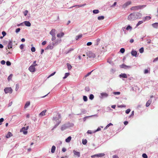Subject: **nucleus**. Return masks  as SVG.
I'll return each mask as SVG.
<instances>
[{
    "instance_id": "nucleus-1",
    "label": "nucleus",
    "mask_w": 158,
    "mask_h": 158,
    "mask_svg": "<svg viewBox=\"0 0 158 158\" xmlns=\"http://www.w3.org/2000/svg\"><path fill=\"white\" fill-rule=\"evenodd\" d=\"M142 15L139 12H135L131 14L128 17V19L130 21H133L140 19Z\"/></svg>"
},
{
    "instance_id": "nucleus-2",
    "label": "nucleus",
    "mask_w": 158,
    "mask_h": 158,
    "mask_svg": "<svg viewBox=\"0 0 158 158\" xmlns=\"http://www.w3.org/2000/svg\"><path fill=\"white\" fill-rule=\"evenodd\" d=\"M146 6V5L137 6L132 7L131 9V10H137L139 9H141Z\"/></svg>"
},
{
    "instance_id": "nucleus-3",
    "label": "nucleus",
    "mask_w": 158,
    "mask_h": 158,
    "mask_svg": "<svg viewBox=\"0 0 158 158\" xmlns=\"http://www.w3.org/2000/svg\"><path fill=\"white\" fill-rule=\"evenodd\" d=\"M60 119V123L61 122V115H60V114H59V113H58L57 114V115H56V116L55 117H53V120H54V121H55L56 123V124H57L58 123V120Z\"/></svg>"
},
{
    "instance_id": "nucleus-4",
    "label": "nucleus",
    "mask_w": 158,
    "mask_h": 158,
    "mask_svg": "<svg viewBox=\"0 0 158 158\" xmlns=\"http://www.w3.org/2000/svg\"><path fill=\"white\" fill-rule=\"evenodd\" d=\"M37 65V64L31 65L29 68V70L31 72H34L35 71V66Z\"/></svg>"
},
{
    "instance_id": "nucleus-5",
    "label": "nucleus",
    "mask_w": 158,
    "mask_h": 158,
    "mask_svg": "<svg viewBox=\"0 0 158 158\" xmlns=\"http://www.w3.org/2000/svg\"><path fill=\"white\" fill-rule=\"evenodd\" d=\"M87 55L89 58H94L95 57V54L91 51H88L87 52Z\"/></svg>"
},
{
    "instance_id": "nucleus-6",
    "label": "nucleus",
    "mask_w": 158,
    "mask_h": 158,
    "mask_svg": "<svg viewBox=\"0 0 158 158\" xmlns=\"http://www.w3.org/2000/svg\"><path fill=\"white\" fill-rule=\"evenodd\" d=\"M4 91L6 94L8 93L11 94L12 92V89L11 87H7L4 89Z\"/></svg>"
},
{
    "instance_id": "nucleus-7",
    "label": "nucleus",
    "mask_w": 158,
    "mask_h": 158,
    "mask_svg": "<svg viewBox=\"0 0 158 158\" xmlns=\"http://www.w3.org/2000/svg\"><path fill=\"white\" fill-rule=\"evenodd\" d=\"M61 40L60 39H57L55 41L52 43V45L54 46H56L60 43Z\"/></svg>"
},
{
    "instance_id": "nucleus-8",
    "label": "nucleus",
    "mask_w": 158,
    "mask_h": 158,
    "mask_svg": "<svg viewBox=\"0 0 158 158\" xmlns=\"http://www.w3.org/2000/svg\"><path fill=\"white\" fill-rule=\"evenodd\" d=\"M29 128V127L27 126L26 127H23L21 130V131H23V133L24 135H26L27 133V130Z\"/></svg>"
},
{
    "instance_id": "nucleus-9",
    "label": "nucleus",
    "mask_w": 158,
    "mask_h": 158,
    "mask_svg": "<svg viewBox=\"0 0 158 158\" xmlns=\"http://www.w3.org/2000/svg\"><path fill=\"white\" fill-rule=\"evenodd\" d=\"M29 128V127L27 126L26 127H23L21 130V131H23V133L24 135H26L27 133V130Z\"/></svg>"
},
{
    "instance_id": "nucleus-10",
    "label": "nucleus",
    "mask_w": 158,
    "mask_h": 158,
    "mask_svg": "<svg viewBox=\"0 0 158 158\" xmlns=\"http://www.w3.org/2000/svg\"><path fill=\"white\" fill-rule=\"evenodd\" d=\"M73 152L75 156H76L77 157L79 158L80 156V153L79 152H77L75 150L73 151Z\"/></svg>"
},
{
    "instance_id": "nucleus-11",
    "label": "nucleus",
    "mask_w": 158,
    "mask_h": 158,
    "mask_svg": "<svg viewBox=\"0 0 158 158\" xmlns=\"http://www.w3.org/2000/svg\"><path fill=\"white\" fill-rule=\"evenodd\" d=\"M101 96L100 98H106L108 96V94L105 93H102L100 94Z\"/></svg>"
},
{
    "instance_id": "nucleus-12",
    "label": "nucleus",
    "mask_w": 158,
    "mask_h": 158,
    "mask_svg": "<svg viewBox=\"0 0 158 158\" xmlns=\"http://www.w3.org/2000/svg\"><path fill=\"white\" fill-rule=\"evenodd\" d=\"M12 46V41L9 40L8 41V44L7 45L8 48L9 49L11 48Z\"/></svg>"
},
{
    "instance_id": "nucleus-13",
    "label": "nucleus",
    "mask_w": 158,
    "mask_h": 158,
    "mask_svg": "<svg viewBox=\"0 0 158 158\" xmlns=\"http://www.w3.org/2000/svg\"><path fill=\"white\" fill-rule=\"evenodd\" d=\"M131 1H128L127 2L123 5V8H126L128 6L131 4Z\"/></svg>"
},
{
    "instance_id": "nucleus-14",
    "label": "nucleus",
    "mask_w": 158,
    "mask_h": 158,
    "mask_svg": "<svg viewBox=\"0 0 158 158\" xmlns=\"http://www.w3.org/2000/svg\"><path fill=\"white\" fill-rule=\"evenodd\" d=\"M120 67L122 68L127 69V68H131L130 66H127L126 65L123 64L122 65H120Z\"/></svg>"
},
{
    "instance_id": "nucleus-15",
    "label": "nucleus",
    "mask_w": 158,
    "mask_h": 158,
    "mask_svg": "<svg viewBox=\"0 0 158 158\" xmlns=\"http://www.w3.org/2000/svg\"><path fill=\"white\" fill-rule=\"evenodd\" d=\"M131 54L132 56L136 57L138 56L137 55V52L136 51L132 50L131 52Z\"/></svg>"
},
{
    "instance_id": "nucleus-16",
    "label": "nucleus",
    "mask_w": 158,
    "mask_h": 158,
    "mask_svg": "<svg viewBox=\"0 0 158 158\" xmlns=\"http://www.w3.org/2000/svg\"><path fill=\"white\" fill-rule=\"evenodd\" d=\"M92 116H96V117H98V115L96 114H95V115H91V116H86V117H84L83 118V121L85 122L86 121V120L88 119V118H89L90 117H92Z\"/></svg>"
},
{
    "instance_id": "nucleus-17",
    "label": "nucleus",
    "mask_w": 158,
    "mask_h": 158,
    "mask_svg": "<svg viewBox=\"0 0 158 158\" xmlns=\"http://www.w3.org/2000/svg\"><path fill=\"white\" fill-rule=\"evenodd\" d=\"M68 127L67 126L66 124H64L61 127V130L62 131H64Z\"/></svg>"
},
{
    "instance_id": "nucleus-18",
    "label": "nucleus",
    "mask_w": 158,
    "mask_h": 158,
    "mask_svg": "<svg viewBox=\"0 0 158 158\" xmlns=\"http://www.w3.org/2000/svg\"><path fill=\"white\" fill-rule=\"evenodd\" d=\"M24 23L25 25L27 27H30L31 26V23L29 21H25Z\"/></svg>"
},
{
    "instance_id": "nucleus-19",
    "label": "nucleus",
    "mask_w": 158,
    "mask_h": 158,
    "mask_svg": "<svg viewBox=\"0 0 158 158\" xmlns=\"http://www.w3.org/2000/svg\"><path fill=\"white\" fill-rule=\"evenodd\" d=\"M46 111V110H44L39 114V115L41 116H44L45 115Z\"/></svg>"
},
{
    "instance_id": "nucleus-20",
    "label": "nucleus",
    "mask_w": 158,
    "mask_h": 158,
    "mask_svg": "<svg viewBox=\"0 0 158 158\" xmlns=\"http://www.w3.org/2000/svg\"><path fill=\"white\" fill-rule=\"evenodd\" d=\"M13 135L12 134L11 132H9L6 135V137L7 138H9Z\"/></svg>"
},
{
    "instance_id": "nucleus-21",
    "label": "nucleus",
    "mask_w": 158,
    "mask_h": 158,
    "mask_svg": "<svg viewBox=\"0 0 158 158\" xmlns=\"http://www.w3.org/2000/svg\"><path fill=\"white\" fill-rule=\"evenodd\" d=\"M120 77H123L124 78H127V75L125 73H122L121 74L119 75Z\"/></svg>"
},
{
    "instance_id": "nucleus-22",
    "label": "nucleus",
    "mask_w": 158,
    "mask_h": 158,
    "mask_svg": "<svg viewBox=\"0 0 158 158\" xmlns=\"http://www.w3.org/2000/svg\"><path fill=\"white\" fill-rule=\"evenodd\" d=\"M30 101H27V102H26L25 105V106H24V108L25 109H26L27 108L28 106H29V105H30Z\"/></svg>"
},
{
    "instance_id": "nucleus-23",
    "label": "nucleus",
    "mask_w": 158,
    "mask_h": 158,
    "mask_svg": "<svg viewBox=\"0 0 158 158\" xmlns=\"http://www.w3.org/2000/svg\"><path fill=\"white\" fill-rule=\"evenodd\" d=\"M144 21H145L146 20H149L151 19V17L150 16H146V17L143 18Z\"/></svg>"
},
{
    "instance_id": "nucleus-24",
    "label": "nucleus",
    "mask_w": 158,
    "mask_h": 158,
    "mask_svg": "<svg viewBox=\"0 0 158 158\" xmlns=\"http://www.w3.org/2000/svg\"><path fill=\"white\" fill-rule=\"evenodd\" d=\"M152 26L155 28H158V23H155L152 24Z\"/></svg>"
},
{
    "instance_id": "nucleus-25",
    "label": "nucleus",
    "mask_w": 158,
    "mask_h": 158,
    "mask_svg": "<svg viewBox=\"0 0 158 158\" xmlns=\"http://www.w3.org/2000/svg\"><path fill=\"white\" fill-rule=\"evenodd\" d=\"M151 102H152V100L151 99L149 100L146 103V106L147 107L149 106V105H150Z\"/></svg>"
},
{
    "instance_id": "nucleus-26",
    "label": "nucleus",
    "mask_w": 158,
    "mask_h": 158,
    "mask_svg": "<svg viewBox=\"0 0 158 158\" xmlns=\"http://www.w3.org/2000/svg\"><path fill=\"white\" fill-rule=\"evenodd\" d=\"M64 35V34L63 32L58 33L57 34V36L58 38H61L63 37Z\"/></svg>"
},
{
    "instance_id": "nucleus-27",
    "label": "nucleus",
    "mask_w": 158,
    "mask_h": 158,
    "mask_svg": "<svg viewBox=\"0 0 158 158\" xmlns=\"http://www.w3.org/2000/svg\"><path fill=\"white\" fill-rule=\"evenodd\" d=\"M71 139H72V138L71 137V136H69V137H68L67 139H65V142L67 143H69V142Z\"/></svg>"
},
{
    "instance_id": "nucleus-28",
    "label": "nucleus",
    "mask_w": 158,
    "mask_h": 158,
    "mask_svg": "<svg viewBox=\"0 0 158 158\" xmlns=\"http://www.w3.org/2000/svg\"><path fill=\"white\" fill-rule=\"evenodd\" d=\"M56 148V147L54 145L52 147V148H51V152L52 153H54L55 151Z\"/></svg>"
},
{
    "instance_id": "nucleus-29",
    "label": "nucleus",
    "mask_w": 158,
    "mask_h": 158,
    "mask_svg": "<svg viewBox=\"0 0 158 158\" xmlns=\"http://www.w3.org/2000/svg\"><path fill=\"white\" fill-rule=\"evenodd\" d=\"M144 22V21H143V19L142 21H139L138 22V23L136 25L135 27H137L139 25H140L141 24H142V23H143Z\"/></svg>"
},
{
    "instance_id": "nucleus-30",
    "label": "nucleus",
    "mask_w": 158,
    "mask_h": 158,
    "mask_svg": "<svg viewBox=\"0 0 158 158\" xmlns=\"http://www.w3.org/2000/svg\"><path fill=\"white\" fill-rule=\"evenodd\" d=\"M56 30L55 29H52L50 32V34H56Z\"/></svg>"
},
{
    "instance_id": "nucleus-31",
    "label": "nucleus",
    "mask_w": 158,
    "mask_h": 158,
    "mask_svg": "<svg viewBox=\"0 0 158 158\" xmlns=\"http://www.w3.org/2000/svg\"><path fill=\"white\" fill-rule=\"evenodd\" d=\"M132 27L130 25H128L127 27L126 28V30L127 31H128V30L131 31L132 30Z\"/></svg>"
},
{
    "instance_id": "nucleus-32",
    "label": "nucleus",
    "mask_w": 158,
    "mask_h": 158,
    "mask_svg": "<svg viewBox=\"0 0 158 158\" xmlns=\"http://www.w3.org/2000/svg\"><path fill=\"white\" fill-rule=\"evenodd\" d=\"M105 154L104 153H100L97 154L98 157H102L105 156Z\"/></svg>"
},
{
    "instance_id": "nucleus-33",
    "label": "nucleus",
    "mask_w": 158,
    "mask_h": 158,
    "mask_svg": "<svg viewBox=\"0 0 158 158\" xmlns=\"http://www.w3.org/2000/svg\"><path fill=\"white\" fill-rule=\"evenodd\" d=\"M54 45H49L47 47V49H52L53 48Z\"/></svg>"
},
{
    "instance_id": "nucleus-34",
    "label": "nucleus",
    "mask_w": 158,
    "mask_h": 158,
    "mask_svg": "<svg viewBox=\"0 0 158 158\" xmlns=\"http://www.w3.org/2000/svg\"><path fill=\"white\" fill-rule=\"evenodd\" d=\"M60 119H59V120H58V123L56 124L54 126V127H53V129H54L55 128H56V127L60 124Z\"/></svg>"
},
{
    "instance_id": "nucleus-35",
    "label": "nucleus",
    "mask_w": 158,
    "mask_h": 158,
    "mask_svg": "<svg viewBox=\"0 0 158 158\" xmlns=\"http://www.w3.org/2000/svg\"><path fill=\"white\" fill-rule=\"evenodd\" d=\"M82 34L76 36L75 38L76 40H78L80 38H81L82 37Z\"/></svg>"
},
{
    "instance_id": "nucleus-36",
    "label": "nucleus",
    "mask_w": 158,
    "mask_h": 158,
    "mask_svg": "<svg viewBox=\"0 0 158 158\" xmlns=\"http://www.w3.org/2000/svg\"><path fill=\"white\" fill-rule=\"evenodd\" d=\"M85 5H86V4H83L78 5L74 6L71 7V8H72V7L76 6H78L79 7H80L84 6Z\"/></svg>"
},
{
    "instance_id": "nucleus-37",
    "label": "nucleus",
    "mask_w": 158,
    "mask_h": 158,
    "mask_svg": "<svg viewBox=\"0 0 158 158\" xmlns=\"http://www.w3.org/2000/svg\"><path fill=\"white\" fill-rule=\"evenodd\" d=\"M104 19V17L103 16H98V20H102Z\"/></svg>"
},
{
    "instance_id": "nucleus-38",
    "label": "nucleus",
    "mask_w": 158,
    "mask_h": 158,
    "mask_svg": "<svg viewBox=\"0 0 158 158\" xmlns=\"http://www.w3.org/2000/svg\"><path fill=\"white\" fill-rule=\"evenodd\" d=\"M67 66L68 69V70H70L71 69L72 67V66L69 63H67Z\"/></svg>"
},
{
    "instance_id": "nucleus-39",
    "label": "nucleus",
    "mask_w": 158,
    "mask_h": 158,
    "mask_svg": "<svg viewBox=\"0 0 158 158\" xmlns=\"http://www.w3.org/2000/svg\"><path fill=\"white\" fill-rule=\"evenodd\" d=\"M113 124L111 123H109V124H108L104 128V130H106V129L109 127L110 126L113 125Z\"/></svg>"
},
{
    "instance_id": "nucleus-40",
    "label": "nucleus",
    "mask_w": 158,
    "mask_h": 158,
    "mask_svg": "<svg viewBox=\"0 0 158 158\" xmlns=\"http://www.w3.org/2000/svg\"><path fill=\"white\" fill-rule=\"evenodd\" d=\"M69 73H66L65 74L64 76L63 77V78L64 79H65L69 75Z\"/></svg>"
},
{
    "instance_id": "nucleus-41",
    "label": "nucleus",
    "mask_w": 158,
    "mask_h": 158,
    "mask_svg": "<svg viewBox=\"0 0 158 158\" xmlns=\"http://www.w3.org/2000/svg\"><path fill=\"white\" fill-rule=\"evenodd\" d=\"M116 70L115 69H112L110 70V73L111 74L114 73L115 72Z\"/></svg>"
},
{
    "instance_id": "nucleus-42",
    "label": "nucleus",
    "mask_w": 158,
    "mask_h": 158,
    "mask_svg": "<svg viewBox=\"0 0 158 158\" xmlns=\"http://www.w3.org/2000/svg\"><path fill=\"white\" fill-rule=\"evenodd\" d=\"M87 143V141L86 139H83L82 140V143L83 144L85 145Z\"/></svg>"
},
{
    "instance_id": "nucleus-43",
    "label": "nucleus",
    "mask_w": 158,
    "mask_h": 158,
    "mask_svg": "<svg viewBox=\"0 0 158 158\" xmlns=\"http://www.w3.org/2000/svg\"><path fill=\"white\" fill-rule=\"evenodd\" d=\"M139 52L140 53H142L144 52V48L143 47H141L140 48L139 50Z\"/></svg>"
},
{
    "instance_id": "nucleus-44",
    "label": "nucleus",
    "mask_w": 158,
    "mask_h": 158,
    "mask_svg": "<svg viewBox=\"0 0 158 158\" xmlns=\"http://www.w3.org/2000/svg\"><path fill=\"white\" fill-rule=\"evenodd\" d=\"M93 12L94 14H96L99 12V11L98 10H93Z\"/></svg>"
},
{
    "instance_id": "nucleus-45",
    "label": "nucleus",
    "mask_w": 158,
    "mask_h": 158,
    "mask_svg": "<svg viewBox=\"0 0 158 158\" xmlns=\"http://www.w3.org/2000/svg\"><path fill=\"white\" fill-rule=\"evenodd\" d=\"M94 95L92 94H91L89 95V98L90 99L92 100L94 99Z\"/></svg>"
},
{
    "instance_id": "nucleus-46",
    "label": "nucleus",
    "mask_w": 158,
    "mask_h": 158,
    "mask_svg": "<svg viewBox=\"0 0 158 158\" xmlns=\"http://www.w3.org/2000/svg\"><path fill=\"white\" fill-rule=\"evenodd\" d=\"M83 99L85 102H86L88 100L87 97L85 96H83Z\"/></svg>"
},
{
    "instance_id": "nucleus-47",
    "label": "nucleus",
    "mask_w": 158,
    "mask_h": 158,
    "mask_svg": "<svg viewBox=\"0 0 158 158\" xmlns=\"http://www.w3.org/2000/svg\"><path fill=\"white\" fill-rule=\"evenodd\" d=\"M12 76H13V75L12 74H11L8 76V80L9 81L11 80V78H12Z\"/></svg>"
},
{
    "instance_id": "nucleus-48",
    "label": "nucleus",
    "mask_w": 158,
    "mask_h": 158,
    "mask_svg": "<svg viewBox=\"0 0 158 158\" xmlns=\"http://www.w3.org/2000/svg\"><path fill=\"white\" fill-rule=\"evenodd\" d=\"M125 49L124 48H121V49H120V52L121 53H123L124 52H125Z\"/></svg>"
},
{
    "instance_id": "nucleus-49",
    "label": "nucleus",
    "mask_w": 158,
    "mask_h": 158,
    "mask_svg": "<svg viewBox=\"0 0 158 158\" xmlns=\"http://www.w3.org/2000/svg\"><path fill=\"white\" fill-rule=\"evenodd\" d=\"M142 156L143 158H148V156L145 153H143Z\"/></svg>"
},
{
    "instance_id": "nucleus-50",
    "label": "nucleus",
    "mask_w": 158,
    "mask_h": 158,
    "mask_svg": "<svg viewBox=\"0 0 158 158\" xmlns=\"http://www.w3.org/2000/svg\"><path fill=\"white\" fill-rule=\"evenodd\" d=\"M113 93L114 95H119L120 94V92H114Z\"/></svg>"
},
{
    "instance_id": "nucleus-51",
    "label": "nucleus",
    "mask_w": 158,
    "mask_h": 158,
    "mask_svg": "<svg viewBox=\"0 0 158 158\" xmlns=\"http://www.w3.org/2000/svg\"><path fill=\"white\" fill-rule=\"evenodd\" d=\"M23 14L24 16H26L27 15V13H28V11L27 10H25L23 12Z\"/></svg>"
},
{
    "instance_id": "nucleus-52",
    "label": "nucleus",
    "mask_w": 158,
    "mask_h": 158,
    "mask_svg": "<svg viewBox=\"0 0 158 158\" xmlns=\"http://www.w3.org/2000/svg\"><path fill=\"white\" fill-rule=\"evenodd\" d=\"M131 111V110L130 109H128L127 110H126L125 111V112L126 114H129Z\"/></svg>"
},
{
    "instance_id": "nucleus-53",
    "label": "nucleus",
    "mask_w": 158,
    "mask_h": 158,
    "mask_svg": "<svg viewBox=\"0 0 158 158\" xmlns=\"http://www.w3.org/2000/svg\"><path fill=\"white\" fill-rule=\"evenodd\" d=\"M31 50L32 52H35V49L34 47H32L31 48Z\"/></svg>"
},
{
    "instance_id": "nucleus-54",
    "label": "nucleus",
    "mask_w": 158,
    "mask_h": 158,
    "mask_svg": "<svg viewBox=\"0 0 158 158\" xmlns=\"http://www.w3.org/2000/svg\"><path fill=\"white\" fill-rule=\"evenodd\" d=\"M118 107L119 108H122V107H125L126 106L125 105H121L119 106H118Z\"/></svg>"
},
{
    "instance_id": "nucleus-55",
    "label": "nucleus",
    "mask_w": 158,
    "mask_h": 158,
    "mask_svg": "<svg viewBox=\"0 0 158 158\" xmlns=\"http://www.w3.org/2000/svg\"><path fill=\"white\" fill-rule=\"evenodd\" d=\"M6 64L7 66H9L11 65V64L10 62L9 61H8L6 62Z\"/></svg>"
},
{
    "instance_id": "nucleus-56",
    "label": "nucleus",
    "mask_w": 158,
    "mask_h": 158,
    "mask_svg": "<svg viewBox=\"0 0 158 158\" xmlns=\"http://www.w3.org/2000/svg\"><path fill=\"white\" fill-rule=\"evenodd\" d=\"M81 111L82 114H85L86 112V111L84 109H81Z\"/></svg>"
},
{
    "instance_id": "nucleus-57",
    "label": "nucleus",
    "mask_w": 158,
    "mask_h": 158,
    "mask_svg": "<svg viewBox=\"0 0 158 158\" xmlns=\"http://www.w3.org/2000/svg\"><path fill=\"white\" fill-rule=\"evenodd\" d=\"M101 130V127H98V128L97 129L94 131V132L99 131H100Z\"/></svg>"
},
{
    "instance_id": "nucleus-58",
    "label": "nucleus",
    "mask_w": 158,
    "mask_h": 158,
    "mask_svg": "<svg viewBox=\"0 0 158 158\" xmlns=\"http://www.w3.org/2000/svg\"><path fill=\"white\" fill-rule=\"evenodd\" d=\"M93 71V70H92V71L91 72H89L88 73H87V74L85 76V77H88V76H89V75H90L91 74V72H92V71Z\"/></svg>"
},
{
    "instance_id": "nucleus-59",
    "label": "nucleus",
    "mask_w": 158,
    "mask_h": 158,
    "mask_svg": "<svg viewBox=\"0 0 158 158\" xmlns=\"http://www.w3.org/2000/svg\"><path fill=\"white\" fill-rule=\"evenodd\" d=\"M20 30V28H18L16 29V31H15V32L16 33H18L19 32Z\"/></svg>"
},
{
    "instance_id": "nucleus-60",
    "label": "nucleus",
    "mask_w": 158,
    "mask_h": 158,
    "mask_svg": "<svg viewBox=\"0 0 158 158\" xmlns=\"http://www.w3.org/2000/svg\"><path fill=\"white\" fill-rule=\"evenodd\" d=\"M2 35L3 37H4L6 35V33L5 31H3L2 32Z\"/></svg>"
},
{
    "instance_id": "nucleus-61",
    "label": "nucleus",
    "mask_w": 158,
    "mask_h": 158,
    "mask_svg": "<svg viewBox=\"0 0 158 158\" xmlns=\"http://www.w3.org/2000/svg\"><path fill=\"white\" fill-rule=\"evenodd\" d=\"M56 73V72H54L52 73L50 75H49V76H48V78H49V77L54 75Z\"/></svg>"
},
{
    "instance_id": "nucleus-62",
    "label": "nucleus",
    "mask_w": 158,
    "mask_h": 158,
    "mask_svg": "<svg viewBox=\"0 0 158 158\" xmlns=\"http://www.w3.org/2000/svg\"><path fill=\"white\" fill-rule=\"evenodd\" d=\"M24 45L23 44H21L20 46V48L21 49H22L23 48Z\"/></svg>"
},
{
    "instance_id": "nucleus-63",
    "label": "nucleus",
    "mask_w": 158,
    "mask_h": 158,
    "mask_svg": "<svg viewBox=\"0 0 158 158\" xmlns=\"http://www.w3.org/2000/svg\"><path fill=\"white\" fill-rule=\"evenodd\" d=\"M6 62L4 60H2L1 61V63L2 64H5Z\"/></svg>"
},
{
    "instance_id": "nucleus-64",
    "label": "nucleus",
    "mask_w": 158,
    "mask_h": 158,
    "mask_svg": "<svg viewBox=\"0 0 158 158\" xmlns=\"http://www.w3.org/2000/svg\"><path fill=\"white\" fill-rule=\"evenodd\" d=\"M158 60V57H156L153 60V62H155L156 61H157Z\"/></svg>"
}]
</instances>
